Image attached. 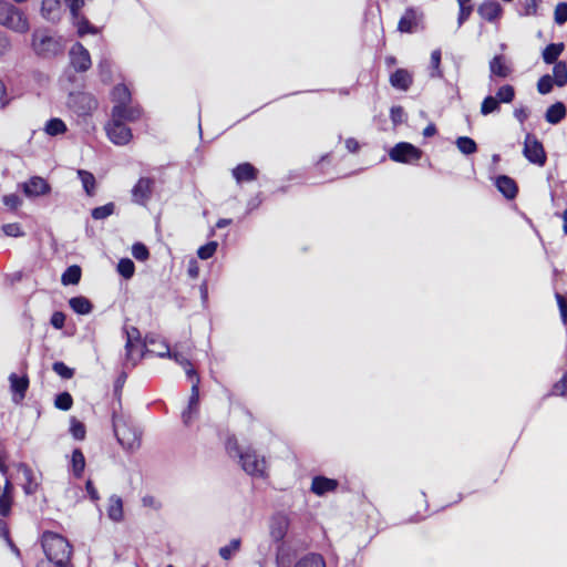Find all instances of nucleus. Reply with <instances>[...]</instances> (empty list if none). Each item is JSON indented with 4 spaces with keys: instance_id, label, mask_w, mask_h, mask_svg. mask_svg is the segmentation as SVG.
<instances>
[{
    "instance_id": "1",
    "label": "nucleus",
    "mask_w": 567,
    "mask_h": 567,
    "mask_svg": "<svg viewBox=\"0 0 567 567\" xmlns=\"http://www.w3.org/2000/svg\"><path fill=\"white\" fill-rule=\"evenodd\" d=\"M42 548L52 567H73L71 563L72 545L62 535L45 532L42 535Z\"/></svg>"
},
{
    "instance_id": "2",
    "label": "nucleus",
    "mask_w": 567,
    "mask_h": 567,
    "mask_svg": "<svg viewBox=\"0 0 567 567\" xmlns=\"http://www.w3.org/2000/svg\"><path fill=\"white\" fill-rule=\"evenodd\" d=\"M113 431L120 445L133 453L141 447V430L133 424L130 417L113 412Z\"/></svg>"
},
{
    "instance_id": "3",
    "label": "nucleus",
    "mask_w": 567,
    "mask_h": 567,
    "mask_svg": "<svg viewBox=\"0 0 567 567\" xmlns=\"http://www.w3.org/2000/svg\"><path fill=\"white\" fill-rule=\"evenodd\" d=\"M31 45L34 53L43 59H52L64 51L62 37L51 34L48 31L35 30L32 33Z\"/></svg>"
},
{
    "instance_id": "4",
    "label": "nucleus",
    "mask_w": 567,
    "mask_h": 567,
    "mask_svg": "<svg viewBox=\"0 0 567 567\" xmlns=\"http://www.w3.org/2000/svg\"><path fill=\"white\" fill-rule=\"evenodd\" d=\"M0 24L21 34L27 33L30 29L24 12L6 0H0Z\"/></svg>"
},
{
    "instance_id": "5",
    "label": "nucleus",
    "mask_w": 567,
    "mask_h": 567,
    "mask_svg": "<svg viewBox=\"0 0 567 567\" xmlns=\"http://www.w3.org/2000/svg\"><path fill=\"white\" fill-rule=\"evenodd\" d=\"M125 358L123 362L124 369L134 368L143 358L145 344L141 341V333L135 327H125Z\"/></svg>"
},
{
    "instance_id": "6",
    "label": "nucleus",
    "mask_w": 567,
    "mask_h": 567,
    "mask_svg": "<svg viewBox=\"0 0 567 567\" xmlns=\"http://www.w3.org/2000/svg\"><path fill=\"white\" fill-rule=\"evenodd\" d=\"M239 463L241 468L252 477L264 478L267 475V461L265 456L259 455L250 447H247L244 453H239Z\"/></svg>"
},
{
    "instance_id": "7",
    "label": "nucleus",
    "mask_w": 567,
    "mask_h": 567,
    "mask_svg": "<svg viewBox=\"0 0 567 567\" xmlns=\"http://www.w3.org/2000/svg\"><path fill=\"white\" fill-rule=\"evenodd\" d=\"M104 130L110 142L117 146L127 145L133 138L132 130L113 117L105 123Z\"/></svg>"
},
{
    "instance_id": "8",
    "label": "nucleus",
    "mask_w": 567,
    "mask_h": 567,
    "mask_svg": "<svg viewBox=\"0 0 567 567\" xmlns=\"http://www.w3.org/2000/svg\"><path fill=\"white\" fill-rule=\"evenodd\" d=\"M69 106L79 116H87L96 110L97 100L86 92L72 93L69 96Z\"/></svg>"
},
{
    "instance_id": "9",
    "label": "nucleus",
    "mask_w": 567,
    "mask_h": 567,
    "mask_svg": "<svg viewBox=\"0 0 567 567\" xmlns=\"http://www.w3.org/2000/svg\"><path fill=\"white\" fill-rule=\"evenodd\" d=\"M422 151L411 143L400 142L395 144L389 152V157L396 163H413L421 158Z\"/></svg>"
},
{
    "instance_id": "10",
    "label": "nucleus",
    "mask_w": 567,
    "mask_h": 567,
    "mask_svg": "<svg viewBox=\"0 0 567 567\" xmlns=\"http://www.w3.org/2000/svg\"><path fill=\"white\" fill-rule=\"evenodd\" d=\"M523 154L530 163L538 166H544L546 163L543 144L530 133L525 136Z\"/></svg>"
},
{
    "instance_id": "11",
    "label": "nucleus",
    "mask_w": 567,
    "mask_h": 567,
    "mask_svg": "<svg viewBox=\"0 0 567 567\" xmlns=\"http://www.w3.org/2000/svg\"><path fill=\"white\" fill-rule=\"evenodd\" d=\"M290 526V518L286 513L279 512L271 516L269 522V535L276 543H281Z\"/></svg>"
},
{
    "instance_id": "12",
    "label": "nucleus",
    "mask_w": 567,
    "mask_h": 567,
    "mask_svg": "<svg viewBox=\"0 0 567 567\" xmlns=\"http://www.w3.org/2000/svg\"><path fill=\"white\" fill-rule=\"evenodd\" d=\"M69 55L70 63L75 71L85 72L91 68V55L89 51L80 42H76L72 45Z\"/></svg>"
},
{
    "instance_id": "13",
    "label": "nucleus",
    "mask_w": 567,
    "mask_h": 567,
    "mask_svg": "<svg viewBox=\"0 0 567 567\" xmlns=\"http://www.w3.org/2000/svg\"><path fill=\"white\" fill-rule=\"evenodd\" d=\"M20 188L27 197H39L51 192L50 184L40 176H32L27 182L20 184Z\"/></svg>"
},
{
    "instance_id": "14",
    "label": "nucleus",
    "mask_w": 567,
    "mask_h": 567,
    "mask_svg": "<svg viewBox=\"0 0 567 567\" xmlns=\"http://www.w3.org/2000/svg\"><path fill=\"white\" fill-rule=\"evenodd\" d=\"M142 116V109L140 105L124 104L113 105L111 110V117L120 122H136Z\"/></svg>"
},
{
    "instance_id": "15",
    "label": "nucleus",
    "mask_w": 567,
    "mask_h": 567,
    "mask_svg": "<svg viewBox=\"0 0 567 567\" xmlns=\"http://www.w3.org/2000/svg\"><path fill=\"white\" fill-rule=\"evenodd\" d=\"M154 181L148 177H141L132 188V200L145 206L151 198Z\"/></svg>"
},
{
    "instance_id": "16",
    "label": "nucleus",
    "mask_w": 567,
    "mask_h": 567,
    "mask_svg": "<svg viewBox=\"0 0 567 567\" xmlns=\"http://www.w3.org/2000/svg\"><path fill=\"white\" fill-rule=\"evenodd\" d=\"M339 486V482L334 478H329L323 475L312 477L310 491L317 496H324L328 493L334 492Z\"/></svg>"
},
{
    "instance_id": "17",
    "label": "nucleus",
    "mask_w": 567,
    "mask_h": 567,
    "mask_svg": "<svg viewBox=\"0 0 567 567\" xmlns=\"http://www.w3.org/2000/svg\"><path fill=\"white\" fill-rule=\"evenodd\" d=\"M199 379L196 382H193L190 396L188 400V406L182 413V419L185 425H189L192 420L198 413V404H199Z\"/></svg>"
},
{
    "instance_id": "18",
    "label": "nucleus",
    "mask_w": 567,
    "mask_h": 567,
    "mask_svg": "<svg viewBox=\"0 0 567 567\" xmlns=\"http://www.w3.org/2000/svg\"><path fill=\"white\" fill-rule=\"evenodd\" d=\"M18 472L22 475V488L27 495H33L39 487V480L33 471L24 463L18 465Z\"/></svg>"
},
{
    "instance_id": "19",
    "label": "nucleus",
    "mask_w": 567,
    "mask_h": 567,
    "mask_svg": "<svg viewBox=\"0 0 567 567\" xmlns=\"http://www.w3.org/2000/svg\"><path fill=\"white\" fill-rule=\"evenodd\" d=\"M63 0H42L41 16L50 22H58L62 14Z\"/></svg>"
},
{
    "instance_id": "20",
    "label": "nucleus",
    "mask_w": 567,
    "mask_h": 567,
    "mask_svg": "<svg viewBox=\"0 0 567 567\" xmlns=\"http://www.w3.org/2000/svg\"><path fill=\"white\" fill-rule=\"evenodd\" d=\"M10 389L13 393L14 401H20L25 396L29 388V379L27 375L19 377L16 373L9 375Z\"/></svg>"
},
{
    "instance_id": "21",
    "label": "nucleus",
    "mask_w": 567,
    "mask_h": 567,
    "mask_svg": "<svg viewBox=\"0 0 567 567\" xmlns=\"http://www.w3.org/2000/svg\"><path fill=\"white\" fill-rule=\"evenodd\" d=\"M477 12L483 19L492 22L501 17L502 7L495 0H486L478 7Z\"/></svg>"
},
{
    "instance_id": "22",
    "label": "nucleus",
    "mask_w": 567,
    "mask_h": 567,
    "mask_svg": "<svg viewBox=\"0 0 567 567\" xmlns=\"http://www.w3.org/2000/svg\"><path fill=\"white\" fill-rule=\"evenodd\" d=\"M258 171L250 163H243L233 169V176L237 183L252 182L257 178Z\"/></svg>"
},
{
    "instance_id": "23",
    "label": "nucleus",
    "mask_w": 567,
    "mask_h": 567,
    "mask_svg": "<svg viewBox=\"0 0 567 567\" xmlns=\"http://www.w3.org/2000/svg\"><path fill=\"white\" fill-rule=\"evenodd\" d=\"M495 185L497 189L507 198L513 199L516 197L518 188L515 181L506 175H501L496 178Z\"/></svg>"
},
{
    "instance_id": "24",
    "label": "nucleus",
    "mask_w": 567,
    "mask_h": 567,
    "mask_svg": "<svg viewBox=\"0 0 567 567\" xmlns=\"http://www.w3.org/2000/svg\"><path fill=\"white\" fill-rule=\"evenodd\" d=\"M489 71L491 76L505 79L511 74L512 69L509 68V65H507L505 58L503 55H495L489 61Z\"/></svg>"
},
{
    "instance_id": "25",
    "label": "nucleus",
    "mask_w": 567,
    "mask_h": 567,
    "mask_svg": "<svg viewBox=\"0 0 567 567\" xmlns=\"http://www.w3.org/2000/svg\"><path fill=\"white\" fill-rule=\"evenodd\" d=\"M417 25V13L414 9H408L401 17L398 29L400 32L412 33Z\"/></svg>"
},
{
    "instance_id": "26",
    "label": "nucleus",
    "mask_w": 567,
    "mask_h": 567,
    "mask_svg": "<svg viewBox=\"0 0 567 567\" xmlns=\"http://www.w3.org/2000/svg\"><path fill=\"white\" fill-rule=\"evenodd\" d=\"M106 512H107V517L111 520H113L115 523L121 522L123 519V501H122V498L117 495H112L109 498Z\"/></svg>"
},
{
    "instance_id": "27",
    "label": "nucleus",
    "mask_w": 567,
    "mask_h": 567,
    "mask_svg": "<svg viewBox=\"0 0 567 567\" xmlns=\"http://www.w3.org/2000/svg\"><path fill=\"white\" fill-rule=\"evenodd\" d=\"M390 83L393 87L406 91L412 84V78L410 73L404 69H398L390 76Z\"/></svg>"
},
{
    "instance_id": "28",
    "label": "nucleus",
    "mask_w": 567,
    "mask_h": 567,
    "mask_svg": "<svg viewBox=\"0 0 567 567\" xmlns=\"http://www.w3.org/2000/svg\"><path fill=\"white\" fill-rule=\"evenodd\" d=\"M566 116V106L563 102H556L553 105H550L546 113H545V120L549 124H558L560 123Z\"/></svg>"
},
{
    "instance_id": "29",
    "label": "nucleus",
    "mask_w": 567,
    "mask_h": 567,
    "mask_svg": "<svg viewBox=\"0 0 567 567\" xmlns=\"http://www.w3.org/2000/svg\"><path fill=\"white\" fill-rule=\"evenodd\" d=\"M71 20L72 24L76 28V32L80 37H83L85 34L97 33V28L92 25L82 13L72 16Z\"/></svg>"
},
{
    "instance_id": "30",
    "label": "nucleus",
    "mask_w": 567,
    "mask_h": 567,
    "mask_svg": "<svg viewBox=\"0 0 567 567\" xmlns=\"http://www.w3.org/2000/svg\"><path fill=\"white\" fill-rule=\"evenodd\" d=\"M111 97L114 105H124L132 103L131 91L125 84L115 85L112 90Z\"/></svg>"
},
{
    "instance_id": "31",
    "label": "nucleus",
    "mask_w": 567,
    "mask_h": 567,
    "mask_svg": "<svg viewBox=\"0 0 567 567\" xmlns=\"http://www.w3.org/2000/svg\"><path fill=\"white\" fill-rule=\"evenodd\" d=\"M69 306L75 313L82 316L91 313L93 309L91 301L83 296L72 297L69 300Z\"/></svg>"
},
{
    "instance_id": "32",
    "label": "nucleus",
    "mask_w": 567,
    "mask_h": 567,
    "mask_svg": "<svg viewBox=\"0 0 567 567\" xmlns=\"http://www.w3.org/2000/svg\"><path fill=\"white\" fill-rule=\"evenodd\" d=\"M85 467V457L80 449L72 452L71 470L75 477H81Z\"/></svg>"
},
{
    "instance_id": "33",
    "label": "nucleus",
    "mask_w": 567,
    "mask_h": 567,
    "mask_svg": "<svg viewBox=\"0 0 567 567\" xmlns=\"http://www.w3.org/2000/svg\"><path fill=\"white\" fill-rule=\"evenodd\" d=\"M553 81L559 87L567 84V64L564 61H558L553 68Z\"/></svg>"
},
{
    "instance_id": "34",
    "label": "nucleus",
    "mask_w": 567,
    "mask_h": 567,
    "mask_svg": "<svg viewBox=\"0 0 567 567\" xmlns=\"http://www.w3.org/2000/svg\"><path fill=\"white\" fill-rule=\"evenodd\" d=\"M66 131V124L59 117L50 118L44 126V132L50 136L62 135Z\"/></svg>"
},
{
    "instance_id": "35",
    "label": "nucleus",
    "mask_w": 567,
    "mask_h": 567,
    "mask_svg": "<svg viewBox=\"0 0 567 567\" xmlns=\"http://www.w3.org/2000/svg\"><path fill=\"white\" fill-rule=\"evenodd\" d=\"M564 50L563 43H550L543 50V60L547 64L556 63Z\"/></svg>"
},
{
    "instance_id": "36",
    "label": "nucleus",
    "mask_w": 567,
    "mask_h": 567,
    "mask_svg": "<svg viewBox=\"0 0 567 567\" xmlns=\"http://www.w3.org/2000/svg\"><path fill=\"white\" fill-rule=\"evenodd\" d=\"M295 567H326V563L321 555L311 553L300 558Z\"/></svg>"
},
{
    "instance_id": "37",
    "label": "nucleus",
    "mask_w": 567,
    "mask_h": 567,
    "mask_svg": "<svg viewBox=\"0 0 567 567\" xmlns=\"http://www.w3.org/2000/svg\"><path fill=\"white\" fill-rule=\"evenodd\" d=\"M78 177L80 178L83 189L89 196H92L95 190V177L92 173L79 169L78 171Z\"/></svg>"
},
{
    "instance_id": "38",
    "label": "nucleus",
    "mask_w": 567,
    "mask_h": 567,
    "mask_svg": "<svg viewBox=\"0 0 567 567\" xmlns=\"http://www.w3.org/2000/svg\"><path fill=\"white\" fill-rule=\"evenodd\" d=\"M81 268L79 266H70L62 274L61 281L64 286L76 285L81 279Z\"/></svg>"
},
{
    "instance_id": "39",
    "label": "nucleus",
    "mask_w": 567,
    "mask_h": 567,
    "mask_svg": "<svg viewBox=\"0 0 567 567\" xmlns=\"http://www.w3.org/2000/svg\"><path fill=\"white\" fill-rule=\"evenodd\" d=\"M455 144L458 151L464 155H471L477 151L476 142L468 136L457 137Z\"/></svg>"
},
{
    "instance_id": "40",
    "label": "nucleus",
    "mask_w": 567,
    "mask_h": 567,
    "mask_svg": "<svg viewBox=\"0 0 567 567\" xmlns=\"http://www.w3.org/2000/svg\"><path fill=\"white\" fill-rule=\"evenodd\" d=\"M498 111H499V103L495 96L488 95L483 100V102L481 104V110H480V112L483 116H487V115L498 112Z\"/></svg>"
},
{
    "instance_id": "41",
    "label": "nucleus",
    "mask_w": 567,
    "mask_h": 567,
    "mask_svg": "<svg viewBox=\"0 0 567 567\" xmlns=\"http://www.w3.org/2000/svg\"><path fill=\"white\" fill-rule=\"evenodd\" d=\"M495 97L497 99L498 103H511L515 97V89L511 84L502 85L497 92Z\"/></svg>"
},
{
    "instance_id": "42",
    "label": "nucleus",
    "mask_w": 567,
    "mask_h": 567,
    "mask_svg": "<svg viewBox=\"0 0 567 567\" xmlns=\"http://www.w3.org/2000/svg\"><path fill=\"white\" fill-rule=\"evenodd\" d=\"M460 7L457 24L461 27L471 16L473 6L471 0H456Z\"/></svg>"
},
{
    "instance_id": "43",
    "label": "nucleus",
    "mask_w": 567,
    "mask_h": 567,
    "mask_svg": "<svg viewBox=\"0 0 567 567\" xmlns=\"http://www.w3.org/2000/svg\"><path fill=\"white\" fill-rule=\"evenodd\" d=\"M117 271L125 279L132 278L135 271L134 262L130 258L120 259Z\"/></svg>"
},
{
    "instance_id": "44",
    "label": "nucleus",
    "mask_w": 567,
    "mask_h": 567,
    "mask_svg": "<svg viewBox=\"0 0 567 567\" xmlns=\"http://www.w3.org/2000/svg\"><path fill=\"white\" fill-rule=\"evenodd\" d=\"M115 205L113 203H107L103 206H99L92 209V217L96 220H102L107 218L114 213Z\"/></svg>"
},
{
    "instance_id": "45",
    "label": "nucleus",
    "mask_w": 567,
    "mask_h": 567,
    "mask_svg": "<svg viewBox=\"0 0 567 567\" xmlns=\"http://www.w3.org/2000/svg\"><path fill=\"white\" fill-rule=\"evenodd\" d=\"M430 64H431V73H430L431 78H442L443 73L440 68V65H441V50L440 49L432 51Z\"/></svg>"
},
{
    "instance_id": "46",
    "label": "nucleus",
    "mask_w": 567,
    "mask_h": 567,
    "mask_svg": "<svg viewBox=\"0 0 567 567\" xmlns=\"http://www.w3.org/2000/svg\"><path fill=\"white\" fill-rule=\"evenodd\" d=\"M73 399L69 392L59 393L55 396L54 405L56 409L68 411L72 408Z\"/></svg>"
},
{
    "instance_id": "47",
    "label": "nucleus",
    "mask_w": 567,
    "mask_h": 567,
    "mask_svg": "<svg viewBox=\"0 0 567 567\" xmlns=\"http://www.w3.org/2000/svg\"><path fill=\"white\" fill-rule=\"evenodd\" d=\"M554 84L551 75L545 74L537 82V91L543 95L548 94L551 92Z\"/></svg>"
},
{
    "instance_id": "48",
    "label": "nucleus",
    "mask_w": 567,
    "mask_h": 567,
    "mask_svg": "<svg viewBox=\"0 0 567 567\" xmlns=\"http://www.w3.org/2000/svg\"><path fill=\"white\" fill-rule=\"evenodd\" d=\"M218 247L217 241H209L204 246H200L197 250L198 258L206 260L214 256Z\"/></svg>"
},
{
    "instance_id": "49",
    "label": "nucleus",
    "mask_w": 567,
    "mask_h": 567,
    "mask_svg": "<svg viewBox=\"0 0 567 567\" xmlns=\"http://www.w3.org/2000/svg\"><path fill=\"white\" fill-rule=\"evenodd\" d=\"M240 540L231 539L230 543L219 549V555L223 559H230L233 555L239 549Z\"/></svg>"
},
{
    "instance_id": "50",
    "label": "nucleus",
    "mask_w": 567,
    "mask_h": 567,
    "mask_svg": "<svg viewBox=\"0 0 567 567\" xmlns=\"http://www.w3.org/2000/svg\"><path fill=\"white\" fill-rule=\"evenodd\" d=\"M132 255L136 260L145 261L150 257V251L144 244L135 243L132 246Z\"/></svg>"
},
{
    "instance_id": "51",
    "label": "nucleus",
    "mask_w": 567,
    "mask_h": 567,
    "mask_svg": "<svg viewBox=\"0 0 567 567\" xmlns=\"http://www.w3.org/2000/svg\"><path fill=\"white\" fill-rule=\"evenodd\" d=\"M52 370L62 379H71L74 374V370L61 361L54 362Z\"/></svg>"
},
{
    "instance_id": "52",
    "label": "nucleus",
    "mask_w": 567,
    "mask_h": 567,
    "mask_svg": "<svg viewBox=\"0 0 567 567\" xmlns=\"http://www.w3.org/2000/svg\"><path fill=\"white\" fill-rule=\"evenodd\" d=\"M555 22L559 25L567 21V2H559L554 12Z\"/></svg>"
},
{
    "instance_id": "53",
    "label": "nucleus",
    "mask_w": 567,
    "mask_h": 567,
    "mask_svg": "<svg viewBox=\"0 0 567 567\" xmlns=\"http://www.w3.org/2000/svg\"><path fill=\"white\" fill-rule=\"evenodd\" d=\"M70 431L74 439L83 440L85 437V426L82 422L72 419Z\"/></svg>"
},
{
    "instance_id": "54",
    "label": "nucleus",
    "mask_w": 567,
    "mask_h": 567,
    "mask_svg": "<svg viewBox=\"0 0 567 567\" xmlns=\"http://www.w3.org/2000/svg\"><path fill=\"white\" fill-rule=\"evenodd\" d=\"M2 230L7 236L21 237L24 233L21 230V226L18 223H10L2 226Z\"/></svg>"
},
{
    "instance_id": "55",
    "label": "nucleus",
    "mask_w": 567,
    "mask_h": 567,
    "mask_svg": "<svg viewBox=\"0 0 567 567\" xmlns=\"http://www.w3.org/2000/svg\"><path fill=\"white\" fill-rule=\"evenodd\" d=\"M2 202L10 209H17L22 204L21 198L17 194L3 196Z\"/></svg>"
},
{
    "instance_id": "56",
    "label": "nucleus",
    "mask_w": 567,
    "mask_h": 567,
    "mask_svg": "<svg viewBox=\"0 0 567 567\" xmlns=\"http://www.w3.org/2000/svg\"><path fill=\"white\" fill-rule=\"evenodd\" d=\"M101 79L103 82H110L112 76L111 63L107 60H103L99 64Z\"/></svg>"
},
{
    "instance_id": "57",
    "label": "nucleus",
    "mask_w": 567,
    "mask_h": 567,
    "mask_svg": "<svg viewBox=\"0 0 567 567\" xmlns=\"http://www.w3.org/2000/svg\"><path fill=\"white\" fill-rule=\"evenodd\" d=\"M226 450L230 456H235L239 458V453H244L245 450H240L237 440L234 437H229L226 442Z\"/></svg>"
},
{
    "instance_id": "58",
    "label": "nucleus",
    "mask_w": 567,
    "mask_h": 567,
    "mask_svg": "<svg viewBox=\"0 0 567 567\" xmlns=\"http://www.w3.org/2000/svg\"><path fill=\"white\" fill-rule=\"evenodd\" d=\"M64 1L70 10L71 17L75 16V14H80L82 8L85 4V0H64Z\"/></svg>"
},
{
    "instance_id": "59",
    "label": "nucleus",
    "mask_w": 567,
    "mask_h": 567,
    "mask_svg": "<svg viewBox=\"0 0 567 567\" xmlns=\"http://www.w3.org/2000/svg\"><path fill=\"white\" fill-rule=\"evenodd\" d=\"M390 117L394 125L403 122L404 111L401 106H392L390 110Z\"/></svg>"
},
{
    "instance_id": "60",
    "label": "nucleus",
    "mask_w": 567,
    "mask_h": 567,
    "mask_svg": "<svg viewBox=\"0 0 567 567\" xmlns=\"http://www.w3.org/2000/svg\"><path fill=\"white\" fill-rule=\"evenodd\" d=\"M64 322H65V315L63 312H61V311L53 312V315L51 316V319H50V323L55 329H62L64 327Z\"/></svg>"
},
{
    "instance_id": "61",
    "label": "nucleus",
    "mask_w": 567,
    "mask_h": 567,
    "mask_svg": "<svg viewBox=\"0 0 567 567\" xmlns=\"http://www.w3.org/2000/svg\"><path fill=\"white\" fill-rule=\"evenodd\" d=\"M566 391H567V380H566V375H564L561 380H559L558 382H556L554 384L551 393L555 395H564Z\"/></svg>"
},
{
    "instance_id": "62",
    "label": "nucleus",
    "mask_w": 567,
    "mask_h": 567,
    "mask_svg": "<svg viewBox=\"0 0 567 567\" xmlns=\"http://www.w3.org/2000/svg\"><path fill=\"white\" fill-rule=\"evenodd\" d=\"M514 117L520 123V124H524V122L528 118L529 116V111L527 107L525 106H519V107H516L514 110Z\"/></svg>"
},
{
    "instance_id": "63",
    "label": "nucleus",
    "mask_w": 567,
    "mask_h": 567,
    "mask_svg": "<svg viewBox=\"0 0 567 567\" xmlns=\"http://www.w3.org/2000/svg\"><path fill=\"white\" fill-rule=\"evenodd\" d=\"M537 12V0H526L524 3L523 16H534Z\"/></svg>"
},
{
    "instance_id": "64",
    "label": "nucleus",
    "mask_w": 567,
    "mask_h": 567,
    "mask_svg": "<svg viewBox=\"0 0 567 567\" xmlns=\"http://www.w3.org/2000/svg\"><path fill=\"white\" fill-rule=\"evenodd\" d=\"M187 274L190 278L195 279L199 275V266L196 259H190L187 267Z\"/></svg>"
}]
</instances>
